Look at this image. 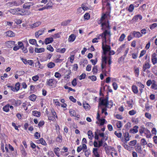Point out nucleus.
Returning <instances> with one entry per match:
<instances>
[{"label":"nucleus","mask_w":157,"mask_h":157,"mask_svg":"<svg viewBox=\"0 0 157 157\" xmlns=\"http://www.w3.org/2000/svg\"><path fill=\"white\" fill-rule=\"evenodd\" d=\"M45 51V49L44 48H36L35 49V51L37 53H40L44 52Z\"/></svg>","instance_id":"34"},{"label":"nucleus","mask_w":157,"mask_h":157,"mask_svg":"<svg viewBox=\"0 0 157 157\" xmlns=\"http://www.w3.org/2000/svg\"><path fill=\"white\" fill-rule=\"evenodd\" d=\"M41 23L40 21H38L36 22L31 25L32 27L33 28H35V27H37L40 25Z\"/></svg>","instance_id":"51"},{"label":"nucleus","mask_w":157,"mask_h":157,"mask_svg":"<svg viewBox=\"0 0 157 157\" xmlns=\"http://www.w3.org/2000/svg\"><path fill=\"white\" fill-rule=\"evenodd\" d=\"M126 37V36L124 33L122 34L120 37L119 39V41L120 42H122L123 41L124 38Z\"/></svg>","instance_id":"54"},{"label":"nucleus","mask_w":157,"mask_h":157,"mask_svg":"<svg viewBox=\"0 0 157 157\" xmlns=\"http://www.w3.org/2000/svg\"><path fill=\"white\" fill-rule=\"evenodd\" d=\"M101 29L102 31H106L107 33L110 35H112L111 32V26L109 24V20L106 22H103L101 25Z\"/></svg>","instance_id":"3"},{"label":"nucleus","mask_w":157,"mask_h":157,"mask_svg":"<svg viewBox=\"0 0 157 157\" xmlns=\"http://www.w3.org/2000/svg\"><path fill=\"white\" fill-rule=\"evenodd\" d=\"M144 133L146 135L147 138H149L151 137V134L150 131L147 129H145Z\"/></svg>","instance_id":"40"},{"label":"nucleus","mask_w":157,"mask_h":157,"mask_svg":"<svg viewBox=\"0 0 157 157\" xmlns=\"http://www.w3.org/2000/svg\"><path fill=\"white\" fill-rule=\"evenodd\" d=\"M133 101L132 100H131V101H127V104L128 105V107L130 108H131L133 107Z\"/></svg>","instance_id":"44"},{"label":"nucleus","mask_w":157,"mask_h":157,"mask_svg":"<svg viewBox=\"0 0 157 157\" xmlns=\"http://www.w3.org/2000/svg\"><path fill=\"white\" fill-rule=\"evenodd\" d=\"M18 11L19 12V14L22 15H25L28 14V11L24 9L17 8Z\"/></svg>","instance_id":"13"},{"label":"nucleus","mask_w":157,"mask_h":157,"mask_svg":"<svg viewBox=\"0 0 157 157\" xmlns=\"http://www.w3.org/2000/svg\"><path fill=\"white\" fill-rule=\"evenodd\" d=\"M137 143V140H134L131 141L128 143L129 146H135Z\"/></svg>","instance_id":"45"},{"label":"nucleus","mask_w":157,"mask_h":157,"mask_svg":"<svg viewBox=\"0 0 157 157\" xmlns=\"http://www.w3.org/2000/svg\"><path fill=\"white\" fill-rule=\"evenodd\" d=\"M45 30L46 29L44 28L40 29L38 31L36 32L35 33V36L36 37V38H38L39 36L41 35L44 33Z\"/></svg>","instance_id":"12"},{"label":"nucleus","mask_w":157,"mask_h":157,"mask_svg":"<svg viewBox=\"0 0 157 157\" xmlns=\"http://www.w3.org/2000/svg\"><path fill=\"white\" fill-rule=\"evenodd\" d=\"M57 82L54 79H48L46 82V84L50 86L55 87L56 86Z\"/></svg>","instance_id":"8"},{"label":"nucleus","mask_w":157,"mask_h":157,"mask_svg":"<svg viewBox=\"0 0 157 157\" xmlns=\"http://www.w3.org/2000/svg\"><path fill=\"white\" fill-rule=\"evenodd\" d=\"M32 115L37 117H40L41 115V113L36 110H33L32 111Z\"/></svg>","instance_id":"32"},{"label":"nucleus","mask_w":157,"mask_h":157,"mask_svg":"<svg viewBox=\"0 0 157 157\" xmlns=\"http://www.w3.org/2000/svg\"><path fill=\"white\" fill-rule=\"evenodd\" d=\"M136 111L134 109H132V110H130V111H129L128 112V114L130 116L134 115L136 114Z\"/></svg>","instance_id":"60"},{"label":"nucleus","mask_w":157,"mask_h":157,"mask_svg":"<svg viewBox=\"0 0 157 157\" xmlns=\"http://www.w3.org/2000/svg\"><path fill=\"white\" fill-rule=\"evenodd\" d=\"M126 9L129 12H132L134 10V7L132 4H130L128 8L127 7Z\"/></svg>","instance_id":"41"},{"label":"nucleus","mask_w":157,"mask_h":157,"mask_svg":"<svg viewBox=\"0 0 157 157\" xmlns=\"http://www.w3.org/2000/svg\"><path fill=\"white\" fill-rule=\"evenodd\" d=\"M157 56L156 53H153L151 56V61L153 64L155 65L157 63Z\"/></svg>","instance_id":"11"},{"label":"nucleus","mask_w":157,"mask_h":157,"mask_svg":"<svg viewBox=\"0 0 157 157\" xmlns=\"http://www.w3.org/2000/svg\"><path fill=\"white\" fill-rule=\"evenodd\" d=\"M46 9L52 8L53 6V3L51 1H49L46 6H44Z\"/></svg>","instance_id":"28"},{"label":"nucleus","mask_w":157,"mask_h":157,"mask_svg":"<svg viewBox=\"0 0 157 157\" xmlns=\"http://www.w3.org/2000/svg\"><path fill=\"white\" fill-rule=\"evenodd\" d=\"M101 131V130H99L98 129L97 130V132L98 133H99V136L101 137H102V139H105V141L107 140L108 139V137L107 136H106L104 135V133H100Z\"/></svg>","instance_id":"19"},{"label":"nucleus","mask_w":157,"mask_h":157,"mask_svg":"<svg viewBox=\"0 0 157 157\" xmlns=\"http://www.w3.org/2000/svg\"><path fill=\"white\" fill-rule=\"evenodd\" d=\"M122 145L127 150L129 151H130L131 150L132 147L128 146V145L125 144H123Z\"/></svg>","instance_id":"48"},{"label":"nucleus","mask_w":157,"mask_h":157,"mask_svg":"<svg viewBox=\"0 0 157 157\" xmlns=\"http://www.w3.org/2000/svg\"><path fill=\"white\" fill-rule=\"evenodd\" d=\"M55 66V63L52 62L48 63L47 64V67L49 68H52L54 67Z\"/></svg>","instance_id":"46"},{"label":"nucleus","mask_w":157,"mask_h":157,"mask_svg":"<svg viewBox=\"0 0 157 157\" xmlns=\"http://www.w3.org/2000/svg\"><path fill=\"white\" fill-rule=\"evenodd\" d=\"M76 38V36L74 34H71L69 37L68 41L71 42H73Z\"/></svg>","instance_id":"30"},{"label":"nucleus","mask_w":157,"mask_h":157,"mask_svg":"<svg viewBox=\"0 0 157 157\" xmlns=\"http://www.w3.org/2000/svg\"><path fill=\"white\" fill-rule=\"evenodd\" d=\"M20 84L19 82H17L15 84L14 87L16 91H17L19 90L20 88Z\"/></svg>","instance_id":"55"},{"label":"nucleus","mask_w":157,"mask_h":157,"mask_svg":"<svg viewBox=\"0 0 157 157\" xmlns=\"http://www.w3.org/2000/svg\"><path fill=\"white\" fill-rule=\"evenodd\" d=\"M102 48L103 52H102L101 67L102 69H103L106 67L107 64V54L110 51L111 49L110 45H107L106 44L104 45V43H102Z\"/></svg>","instance_id":"1"},{"label":"nucleus","mask_w":157,"mask_h":157,"mask_svg":"<svg viewBox=\"0 0 157 157\" xmlns=\"http://www.w3.org/2000/svg\"><path fill=\"white\" fill-rule=\"evenodd\" d=\"M51 114H50L48 116V119L50 121H55L56 120V118L58 119L56 113L53 108L51 109Z\"/></svg>","instance_id":"5"},{"label":"nucleus","mask_w":157,"mask_h":157,"mask_svg":"<svg viewBox=\"0 0 157 157\" xmlns=\"http://www.w3.org/2000/svg\"><path fill=\"white\" fill-rule=\"evenodd\" d=\"M71 20L69 19L61 23V25L63 26H65L68 25L71 22Z\"/></svg>","instance_id":"35"},{"label":"nucleus","mask_w":157,"mask_h":157,"mask_svg":"<svg viewBox=\"0 0 157 157\" xmlns=\"http://www.w3.org/2000/svg\"><path fill=\"white\" fill-rule=\"evenodd\" d=\"M143 17L142 15L140 14H137L134 16L132 19V20L136 22L137 21L138 19L140 20H141L142 19Z\"/></svg>","instance_id":"20"},{"label":"nucleus","mask_w":157,"mask_h":157,"mask_svg":"<svg viewBox=\"0 0 157 157\" xmlns=\"http://www.w3.org/2000/svg\"><path fill=\"white\" fill-rule=\"evenodd\" d=\"M150 61H146L142 67L143 71H145L146 70L149 69L151 67V64L150 63Z\"/></svg>","instance_id":"10"},{"label":"nucleus","mask_w":157,"mask_h":157,"mask_svg":"<svg viewBox=\"0 0 157 157\" xmlns=\"http://www.w3.org/2000/svg\"><path fill=\"white\" fill-rule=\"evenodd\" d=\"M103 31V32L102 33L97 35L96 38H97V39L98 40V39H100L101 38L102 41V42L103 43L105 42L106 43L107 42L106 36L108 35L109 36L110 39L111 35L108 33L106 31Z\"/></svg>","instance_id":"4"},{"label":"nucleus","mask_w":157,"mask_h":157,"mask_svg":"<svg viewBox=\"0 0 157 157\" xmlns=\"http://www.w3.org/2000/svg\"><path fill=\"white\" fill-rule=\"evenodd\" d=\"M132 35L134 37L140 38L142 36V35L139 32L133 31L132 32Z\"/></svg>","instance_id":"17"},{"label":"nucleus","mask_w":157,"mask_h":157,"mask_svg":"<svg viewBox=\"0 0 157 157\" xmlns=\"http://www.w3.org/2000/svg\"><path fill=\"white\" fill-rule=\"evenodd\" d=\"M69 113L70 116L72 117H75L78 118H79V117H78V115L76 114V113L75 111L72 109H70L69 110Z\"/></svg>","instance_id":"18"},{"label":"nucleus","mask_w":157,"mask_h":157,"mask_svg":"<svg viewBox=\"0 0 157 157\" xmlns=\"http://www.w3.org/2000/svg\"><path fill=\"white\" fill-rule=\"evenodd\" d=\"M123 136L124 137V139L122 138V142L124 143H127V142L130 140V137L129 136V133L128 132L126 131L125 132H123Z\"/></svg>","instance_id":"9"},{"label":"nucleus","mask_w":157,"mask_h":157,"mask_svg":"<svg viewBox=\"0 0 157 157\" xmlns=\"http://www.w3.org/2000/svg\"><path fill=\"white\" fill-rule=\"evenodd\" d=\"M33 5V4L32 2H26L23 5V7L24 9L29 10L30 9V7Z\"/></svg>","instance_id":"15"},{"label":"nucleus","mask_w":157,"mask_h":157,"mask_svg":"<svg viewBox=\"0 0 157 157\" xmlns=\"http://www.w3.org/2000/svg\"><path fill=\"white\" fill-rule=\"evenodd\" d=\"M45 124L44 121H40L38 124V127L40 128L42 127Z\"/></svg>","instance_id":"61"},{"label":"nucleus","mask_w":157,"mask_h":157,"mask_svg":"<svg viewBox=\"0 0 157 157\" xmlns=\"http://www.w3.org/2000/svg\"><path fill=\"white\" fill-rule=\"evenodd\" d=\"M110 12L108 11L106 12L105 13H102L101 17V20H104L107 17V16L109 15Z\"/></svg>","instance_id":"33"},{"label":"nucleus","mask_w":157,"mask_h":157,"mask_svg":"<svg viewBox=\"0 0 157 157\" xmlns=\"http://www.w3.org/2000/svg\"><path fill=\"white\" fill-rule=\"evenodd\" d=\"M112 147L111 146H106L105 147V151L106 153L109 155L110 152V151H111Z\"/></svg>","instance_id":"31"},{"label":"nucleus","mask_w":157,"mask_h":157,"mask_svg":"<svg viewBox=\"0 0 157 157\" xmlns=\"http://www.w3.org/2000/svg\"><path fill=\"white\" fill-rule=\"evenodd\" d=\"M98 150L97 148H93L92 152L94 156V157H100V155L98 152Z\"/></svg>","instance_id":"21"},{"label":"nucleus","mask_w":157,"mask_h":157,"mask_svg":"<svg viewBox=\"0 0 157 157\" xmlns=\"http://www.w3.org/2000/svg\"><path fill=\"white\" fill-rule=\"evenodd\" d=\"M87 148V146L86 144H82V145H80V146L78 147L77 148V151L79 153L82 149H83V150H86Z\"/></svg>","instance_id":"14"},{"label":"nucleus","mask_w":157,"mask_h":157,"mask_svg":"<svg viewBox=\"0 0 157 157\" xmlns=\"http://www.w3.org/2000/svg\"><path fill=\"white\" fill-rule=\"evenodd\" d=\"M139 128L137 126H134L133 128H131L129 130V132L132 133H136L138 131V129Z\"/></svg>","instance_id":"25"},{"label":"nucleus","mask_w":157,"mask_h":157,"mask_svg":"<svg viewBox=\"0 0 157 157\" xmlns=\"http://www.w3.org/2000/svg\"><path fill=\"white\" fill-rule=\"evenodd\" d=\"M56 140L57 142L61 143L62 141V137L61 135L59 134L56 138Z\"/></svg>","instance_id":"47"},{"label":"nucleus","mask_w":157,"mask_h":157,"mask_svg":"<svg viewBox=\"0 0 157 157\" xmlns=\"http://www.w3.org/2000/svg\"><path fill=\"white\" fill-rule=\"evenodd\" d=\"M132 90L134 94H137L138 92L137 87L135 85H132Z\"/></svg>","instance_id":"27"},{"label":"nucleus","mask_w":157,"mask_h":157,"mask_svg":"<svg viewBox=\"0 0 157 157\" xmlns=\"http://www.w3.org/2000/svg\"><path fill=\"white\" fill-rule=\"evenodd\" d=\"M29 43L32 45H35L36 43V41L35 39H30L29 40Z\"/></svg>","instance_id":"59"},{"label":"nucleus","mask_w":157,"mask_h":157,"mask_svg":"<svg viewBox=\"0 0 157 157\" xmlns=\"http://www.w3.org/2000/svg\"><path fill=\"white\" fill-rule=\"evenodd\" d=\"M83 152H84L85 155L86 157H89V155L91 154V151L89 149L83 150Z\"/></svg>","instance_id":"42"},{"label":"nucleus","mask_w":157,"mask_h":157,"mask_svg":"<svg viewBox=\"0 0 157 157\" xmlns=\"http://www.w3.org/2000/svg\"><path fill=\"white\" fill-rule=\"evenodd\" d=\"M47 49L51 52H53L54 51V49L51 45H48L47 46Z\"/></svg>","instance_id":"63"},{"label":"nucleus","mask_w":157,"mask_h":157,"mask_svg":"<svg viewBox=\"0 0 157 157\" xmlns=\"http://www.w3.org/2000/svg\"><path fill=\"white\" fill-rule=\"evenodd\" d=\"M134 69L135 75L136 77H138L139 75L140 67H135Z\"/></svg>","instance_id":"29"},{"label":"nucleus","mask_w":157,"mask_h":157,"mask_svg":"<svg viewBox=\"0 0 157 157\" xmlns=\"http://www.w3.org/2000/svg\"><path fill=\"white\" fill-rule=\"evenodd\" d=\"M98 71L97 66H94L92 69V71L94 75H96Z\"/></svg>","instance_id":"53"},{"label":"nucleus","mask_w":157,"mask_h":157,"mask_svg":"<svg viewBox=\"0 0 157 157\" xmlns=\"http://www.w3.org/2000/svg\"><path fill=\"white\" fill-rule=\"evenodd\" d=\"M151 88L152 89L155 90H156L157 89V85L156 84L155 82L152 83L151 86Z\"/></svg>","instance_id":"64"},{"label":"nucleus","mask_w":157,"mask_h":157,"mask_svg":"<svg viewBox=\"0 0 157 157\" xmlns=\"http://www.w3.org/2000/svg\"><path fill=\"white\" fill-rule=\"evenodd\" d=\"M61 33H56L54 35H52L53 39H56L57 38H59L60 37V34Z\"/></svg>","instance_id":"56"},{"label":"nucleus","mask_w":157,"mask_h":157,"mask_svg":"<svg viewBox=\"0 0 157 157\" xmlns=\"http://www.w3.org/2000/svg\"><path fill=\"white\" fill-rule=\"evenodd\" d=\"M53 38L50 37L47 38L45 39L44 40V43L46 44H48L50 43H52L53 41Z\"/></svg>","instance_id":"23"},{"label":"nucleus","mask_w":157,"mask_h":157,"mask_svg":"<svg viewBox=\"0 0 157 157\" xmlns=\"http://www.w3.org/2000/svg\"><path fill=\"white\" fill-rule=\"evenodd\" d=\"M51 114H50L48 116V119L50 121H55L56 120V118L58 119L56 113L53 108L51 109Z\"/></svg>","instance_id":"6"},{"label":"nucleus","mask_w":157,"mask_h":157,"mask_svg":"<svg viewBox=\"0 0 157 157\" xmlns=\"http://www.w3.org/2000/svg\"><path fill=\"white\" fill-rule=\"evenodd\" d=\"M15 42L13 41H9L6 42V45L8 48H12L15 44Z\"/></svg>","instance_id":"24"},{"label":"nucleus","mask_w":157,"mask_h":157,"mask_svg":"<svg viewBox=\"0 0 157 157\" xmlns=\"http://www.w3.org/2000/svg\"><path fill=\"white\" fill-rule=\"evenodd\" d=\"M109 97L108 96L105 97V98H99V105L104 106L108 108H111L113 105V102L112 100L108 101Z\"/></svg>","instance_id":"2"},{"label":"nucleus","mask_w":157,"mask_h":157,"mask_svg":"<svg viewBox=\"0 0 157 157\" xmlns=\"http://www.w3.org/2000/svg\"><path fill=\"white\" fill-rule=\"evenodd\" d=\"M6 36L10 37H12L15 36V33L11 31H8L5 33Z\"/></svg>","instance_id":"22"},{"label":"nucleus","mask_w":157,"mask_h":157,"mask_svg":"<svg viewBox=\"0 0 157 157\" xmlns=\"http://www.w3.org/2000/svg\"><path fill=\"white\" fill-rule=\"evenodd\" d=\"M59 151L60 149L58 147L54 148L53 150L55 154L58 157L60 156Z\"/></svg>","instance_id":"37"},{"label":"nucleus","mask_w":157,"mask_h":157,"mask_svg":"<svg viewBox=\"0 0 157 157\" xmlns=\"http://www.w3.org/2000/svg\"><path fill=\"white\" fill-rule=\"evenodd\" d=\"M145 117L149 119V120H150L151 118H152V116H151V114L148 113H145Z\"/></svg>","instance_id":"57"},{"label":"nucleus","mask_w":157,"mask_h":157,"mask_svg":"<svg viewBox=\"0 0 157 157\" xmlns=\"http://www.w3.org/2000/svg\"><path fill=\"white\" fill-rule=\"evenodd\" d=\"M125 44H124L121 45L117 49V52L118 54H119L121 52L123 48H124L125 47Z\"/></svg>","instance_id":"36"},{"label":"nucleus","mask_w":157,"mask_h":157,"mask_svg":"<svg viewBox=\"0 0 157 157\" xmlns=\"http://www.w3.org/2000/svg\"><path fill=\"white\" fill-rule=\"evenodd\" d=\"M9 107L10 104H7L6 105L3 106L2 108L3 110L6 112H8L10 110Z\"/></svg>","instance_id":"39"},{"label":"nucleus","mask_w":157,"mask_h":157,"mask_svg":"<svg viewBox=\"0 0 157 157\" xmlns=\"http://www.w3.org/2000/svg\"><path fill=\"white\" fill-rule=\"evenodd\" d=\"M115 121L116 122V124L117 127L118 128H121L122 126V123H121V121H116V120H115Z\"/></svg>","instance_id":"52"},{"label":"nucleus","mask_w":157,"mask_h":157,"mask_svg":"<svg viewBox=\"0 0 157 157\" xmlns=\"http://www.w3.org/2000/svg\"><path fill=\"white\" fill-rule=\"evenodd\" d=\"M36 98V96L35 94H33L29 96V98L30 100L34 101H35Z\"/></svg>","instance_id":"50"},{"label":"nucleus","mask_w":157,"mask_h":157,"mask_svg":"<svg viewBox=\"0 0 157 157\" xmlns=\"http://www.w3.org/2000/svg\"><path fill=\"white\" fill-rule=\"evenodd\" d=\"M88 78L91 79L92 81H95L97 80V77L95 75L89 76Z\"/></svg>","instance_id":"62"},{"label":"nucleus","mask_w":157,"mask_h":157,"mask_svg":"<svg viewBox=\"0 0 157 157\" xmlns=\"http://www.w3.org/2000/svg\"><path fill=\"white\" fill-rule=\"evenodd\" d=\"M136 84L137 86L139 87V90L140 94H141L144 90V86L140 82H137Z\"/></svg>","instance_id":"16"},{"label":"nucleus","mask_w":157,"mask_h":157,"mask_svg":"<svg viewBox=\"0 0 157 157\" xmlns=\"http://www.w3.org/2000/svg\"><path fill=\"white\" fill-rule=\"evenodd\" d=\"M12 105L15 107H17L20 105L21 104V101L20 100H16L13 98L9 99L8 101Z\"/></svg>","instance_id":"7"},{"label":"nucleus","mask_w":157,"mask_h":157,"mask_svg":"<svg viewBox=\"0 0 157 157\" xmlns=\"http://www.w3.org/2000/svg\"><path fill=\"white\" fill-rule=\"evenodd\" d=\"M64 88L66 89H68V92L69 93L70 91H72L74 92L75 91V90L73 89L72 88L70 87H69L66 85H65L64 86Z\"/></svg>","instance_id":"49"},{"label":"nucleus","mask_w":157,"mask_h":157,"mask_svg":"<svg viewBox=\"0 0 157 157\" xmlns=\"http://www.w3.org/2000/svg\"><path fill=\"white\" fill-rule=\"evenodd\" d=\"M66 50V49L64 48H56V51L57 52H59L62 53H64L65 52Z\"/></svg>","instance_id":"43"},{"label":"nucleus","mask_w":157,"mask_h":157,"mask_svg":"<svg viewBox=\"0 0 157 157\" xmlns=\"http://www.w3.org/2000/svg\"><path fill=\"white\" fill-rule=\"evenodd\" d=\"M85 19L88 20L90 19V14L88 13H86L84 15Z\"/></svg>","instance_id":"58"},{"label":"nucleus","mask_w":157,"mask_h":157,"mask_svg":"<svg viewBox=\"0 0 157 157\" xmlns=\"http://www.w3.org/2000/svg\"><path fill=\"white\" fill-rule=\"evenodd\" d=\"M22 148L21 150V153L22 155V157H25L27 155V153L23 146L22 145Z\"/></svg>","instance_id":"38"},{"label":"nucleus","mask_w":157,"mask_h":157,"mask_svg":"<svg viewBox=\"0 0 157 157\" xmlns=\"http://www.w3.org/2000/svg\"><path fill=\"white\" fill-rule=\"evenodd\" d=\"M135 149L136 152L140 154L142 153V151L141 149V147L139 144H136Z\"/></svg>","instance_id":"26"}]
</instances>
